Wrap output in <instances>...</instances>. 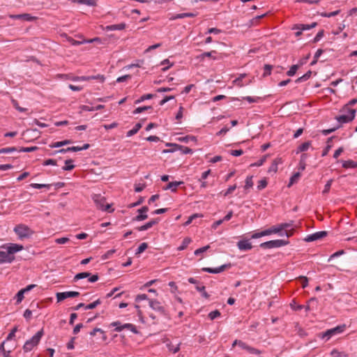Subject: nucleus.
Masks as SVG:
<instances>
[{
  "mask_svg": "<svg viewBox=\"0 0 357 357\" xmlns=\"http://www.w3.org/2000/svg\"><path fill=\"white\" fill-rule=\"evenodd\" d=\"M288 243V241L277 239L262 243L260 244V247L264 249H271L273 248H280L286 245Z\"/></svg>",
  "mask_w": 357,
  "mask_h": 357,
  "instance_id": "obj_4",
  "label": "nucleus"
},
{
  "mask_svg": "<svg viewBox=\"0 0 357 357\" xmlns=\"http://www.w3.org/2000/svg\"><path fill=\"white\" fill-rule=\"evenodd\" d=\"M238 248L240 250H250L252 248V245L248 240H242L237 243Z\"/></svg>",
  "mask_w": 357,
  "mask_h": 357,
  "instance_id": "obj_16",
  "label": "nucleus"
},
{
  "mask_svg": "<svg viewBox=\"0 0 357 357\" xmlns=\"http://www.w3.org/2000/svg\"><path fill=\"white\" fill-rule=\"evenodd\" d=\"M18 151V149L16 147H7V148H3L0 149L1 153H9L12 152H15Z\"/></svg>",
  "mask_w": 357,
  "mask_h": 357,
  "instance_id": "obj_47",
  "label": "nucleus"
},
{
  "mask_svg": "<svg viewBox=\"0 0 357 357\" xmlns=\"http://www.w3.org/2000/svg\"><path fill=\"white\" fill-rule=\"evenodd\" d=\"M266 160V155H264L260 160H259L257 162L250 165V166L251 167H259V166H261L264 163Z\"/></svg>",
  "mask_w": 357,
  "mask_h": 357,
  "instance_id": "obj_56",
  "label": "nucleus"
},
{
  "mask_svg": "<svg viewBox=\"0 0 357 357\" xmlns=\"http://www.w3.org/2000/svg\"><path fill=\"white\" fill-rule=\"evenodd\" d=\"M273 68V66H271L270 64H265L264 66V76L266 77V76L270 75Z\"/></svg>",
  "mask_w": 357,
  "mask_h": 357,
  "instance_id": "obj_46",
  "label": "nucleus"
},
{
  "mask_svg": "<svg viewBox=\"0 0 357 357\" xmlns=\"http://www.w3.org/2000/svg\"><path fill=\"white\" fill-rule=\"evenodd\" d=\"M298 280L301 282L303 288H305L308 284V279L305 276H300Z\"/></svg>",
  "mask_w": 357,
  "mask_h": 357,
  "instance_id": "obj_51",
  "label": "nucleus"
},
{
  "mask_svg": "<svg viewBox=\"0 0 357 357\" xmlns=\"http://www.w3.org/2000/svg\"><path fill=\"white\" fill-rule=\"evenodd\" d=\"M268 185V182L266 178L261 179L258 182L257 189L259 190H263Z\"/></svg>",
  "mask_w": 357,
  "mask_h": 357,
  "instance_id": "obj_49",
  "label": "nucleus"
},
{
  "mask_svg": "<svg viewBox=\"0 0 357 357\" xmlns=\"http://www.w3.org/2000/svg\"><path fill=\"white\" fill-rule=\"evenodd\" d=\"M70 241V239L67 237H62L55 239V243L57 244H64Z\"/></svg>",
  "mask_w": 357,
  "mask_h": 357,
  "instance_id": "obj_61",
  "label": "nucleus"
},
{
  "mask_svg": "<svg viewBox=\"0 0 357 357\" xmlns=\"http://www.w3.org/2000/svg\"><path fill=\"white\" fill-rule=\"evenodd\" d=\"M12 103H13V107H14L17 110H18V111H19V112H25V111L26 110V108L21 107L20 106H19L18 102H17V100H12Z\"/></svg>",
  "mask_w": 357,
  "mask_h": 357,
  "instance_id": "obj_57",
  "label": "nucleus"
},
{
  "mask_svg": "<svg viewBox=\"0 0 357 357\" xmlns=\"http://www.w3.org/2000/svg\"><path fill=\"white\" fill-rule=\"evenodd\" d=\"M332 183H333V179H330L327 181V183H326V185L324 186V189L322 192L323 194H327L330 191Z\"/></svg>",
  "mask_w": 357,
  "mask_h": 357,
  "instance_id": "obj_53",
  "label": "nucleus"
},
{
  "mask_svg": "<svg viewBox=\"0 0 357 357\" xmlns=\"http://www.w3.org/2000/svg\"><path fill=\"white\" fill-rule=\"evenodd\" d=\"M298 65H293L287 71V75L288 76H294L296 74L297 70L298 69Z\"/></svg>",
  "mask_w": 357,
  "mask_h": 357,
  "instance_id": "obj_44",
  "label": "nucleus"
},
{
  "mask_svg": "<svg viewBox=\"0 0 357 357\" xmlns=\"http://www.w3.org/2000/svg\"><path fill=\"white\" fill-rule=\"evenodd\" d=\"M79 295L78 291L58 292L56 294L57 302H61L68 298H75Z\"/></svg>",
  "mask_w": 357,
  "mask_h": 357,
  "instance_id": "obj_8",
  "label": "nucleus"
},
{
  "mask_svg": "<svg viewBox=\"0 0 357 357\" xmlns=\"http://www.w3.org/2000/svg\"><path fill=\"white\" fill-rule=\"evenodd\" d=\"M147 248L148 244L146 243H141L136 251V255H139L142 253L144 251L146 250Z\"/></svg>",
  "mask_w": 357,
  "mask_h": 357,
  "instance_id": "obj_45",
  "label": "nucleus"
},
{
  "mask_svg": "<svg viewBox=\"0 0 357 357\" xmlns=\"http://www.w3.org/2000/svg\"><path fill=\"white\" fill-rule=\"evenodd\" d=\"M231 266V264H224L220 266L218 268H203L202 271L204 272H207L209 273H219L224 271L226 268H229Z\"/></svg>",
  "mask_w": 357,
  "mask_h": 357,
  "instance_id": "obj_12",
  "label": "nucleus"
},
{
  "mask_svg": "<svg viewBox=\"0 0 357 357\" xmlns=\"http://www.w3.org/2000/svg\"><path fill=\"white\" fill-rule=\"evenodd\" d=\"M89 147V144H84L83 146H71V147H68L67 148V151H82V150H86L88 149Z\"/></svg>",
  "mask_w": 357,
  "mask_h": 357,
  "instance_id": "obj_29",
  "label": "nucleus"
},
{
  "mask_svg": "<svg viewBox=\"0 0 357 357\" xmlns=\"http://www.w3.org/2000/svg\"><path fill=\"white\" fill-rule=\"evenodd\" d=\"M310 144H311L310 142H305L303 143L298 147V150H297L296 153H298L300 152H303V151H307L309 149V147L310 146Z\"/></svg>",
  "mask_w": 357,
  "mask_h": 357,
  "instance_id": "obj_31",
  "label": "nucleus"
},
{
  "mask_svg": "<svg viewBox=\"0 0 357 357\" xmlns=\"http://www.w3.org/2000/svg\"><path fill=\"white\" fill-rule=\"evenodd\" d=\"M152 109V107L151 106H143V107H139L137 108H136L133 112L132 113L134 114H139V113H142L144 111H146L148 109Z\"/></svg>",
  "mask_w": 357,
  "mask_h": 357,
  "instance_id": "obj_39",
  "label": "nucleus"
},
{
  "mask_svg": "<svg viewBox=\"0 0 357 357\" xmlns=\"http://www.w3.org/2000/svg\"><path fill=\"white\" fill-rule=\"evenodd\" d=\"M4 344H5V342H3L1 343V344L0 345V351L2 352V354H3V357H8L9 356V354H10V351H6L5 349H4Z\"/></svg>",
  "mask_w": 357,
  "mask_h": 357,
  "instance_id": "obj_60",
  "label": "nucleus"
},
{
  "mask_svg": "<svg viewBox=\"0 0 357 357\" xmlns=\"http://www.w3.org/2000/svg\"><path fill=\"white\" fill-rule=\"evenodd\" d=\"M23 248L24 247L22 245L10 243L8 247L6 252L7 253H9V255H13L14 253L23 250Z\"/></svg>",
  "mask_w": 357,
  "mask_h": 357,
  "instance_id": "obj_17",
  "label": "nucleus"
},
{
  "mask_svg": "<svg viewBox=\"0 0 357 357\" xmlns=\"http://www.w3.org/2000/svg\"><path fill=\"white\" fill-rule=\"evenodd\" d=\"M31 187L35 189H41V188H50V184H39V183H31Z\"/></svg>",
  "mask_w": 357,
  "mask_h": 357,
  "instance_id": "obj_50",
  "label": "nucleus"
},
{
  "mask_svg": "<svg viewBox=\"0 0 357 357\" xmlns=\"http://www.w3.org/2000/svg\"><path fill=\"white\" fill-rule=\"evenodd\" d=\"M178 140L181 142H185V143H188L190 141H192V142H197V138L195 136H192V135H187V136H185V137H178Z\"/></svg>",
  "mask_w": 357,
  "mask_h": 357,
  "instance_id": "obj_28",
  "label": "nucleus"
},
{
  "mask_svg": "<svg viewBox=\"0 0 357 357\" xmlns=\"http://www.w3.org/2000/svg\"><path fill=\"white\" fill-rule=\"evenodd\" d=\"M14 231L20 239L29 238L33 234V231L24 225H17L15 227Z\"/></svg>",
  "mask_w": 357,
  "mask_h": 357,
  "instance_id": "obj_3",
  "label": "nucleus"
},
{
  "mask_svg": "<svg viewBox=\"0 0 357 357\" xmlns=\"http://www.w3.org/2000/svg\"><path fill=\"white\" fill-rule=\"evenodd\" d=\"M252 176H248L245 179V185L244 186L245 190H248L249 188H252L253 181H252Z\"/></svg>",
  "mask_w": 357,
  "mask_h": 357,
  "instance_id": "obj_38",
  "label": "nucleus"
},
{
  "mask_svg": "<svg viewBox=\"0 0 357 357\" xmlns=\"http://www.w3.org/2000/svg\"><path fill=\"white\" fill-rule=\"evenodd\" d=\"M346 328V325H339L335 328H331L327 330L324 334L323 337H327V339H329L331 337H332L334 335L342 333L344 331Z\"/></svg>",
  "mask_w": 357,
  "mask_h": 357,
  "instance_id": "obj_7",
  "label": "nucleus"
},
{
  "mask_svg": "<svg viewBox=\"0 0 357 357\" xmlns=\"http://www.w3.org/2000/svg\"><path fill=\"white\" fill-rule=\"evenodd\" d=\"M111 326H116V328L114 329L115 331L120 332L123 331V329H128L131 331L133 333L137 334L138 333L135 326H134L132 324H125L123 325H121V323L119 321H114L111 324Z\"/></svg>",
  "mask_w": 357,
  "mask_h": 357,
  "instance_id": "obj_6",
  "label": "nucleus"
},
{
  "mask_svg": "<svg viewBox=\"0 0 357 357\" xmlns=\"http://www.w3.org/2000/svg\"><path fill=\"white\" fill-rule=\"evenodd\" d=\"M14 259L15 257L9 255V253H7V252L0 251V264L5 262L11 263Z\"/></svg>",
  "mask_w": 357,
  "mask_h": 357,
  "instance_id": "obj_14",
  "label": "nucleus"
},
{
  "mask_svg": "<svg viewBox=\"0 0 357 357\" xmlns=\"http://www.w3.org/2000/svg\"><path fill=\"white\" fill-rule=\"evenodd\" d=\"M331 356L333 357H349L344 352H340L335 349L331 351Z\"/></svg>",
  "mask_w": 357,
  "mask_h": 357,
  "instance_id": "obj_43",
  "label": "nucleus"
},
{
  "mask_svg": "<svg viewBox=\"0 0 357 357\" xmlns=\"http://www.w3.org/2000/svg\"><path fill=\"white\" fill-rule=\"evenodd\" d=\"M237 186L236 184L231 185L228 188V189L224 192L223 195L227 197V195L231 194L236 189Z\"/></svg>",
  "mask_w": 357,
  "mask_h": 357,
  "instance_id": "obj_54",
  "label": "nucleus"
},
{
  "mask_svg": "<svg viewBox=\"0 0 357 357\" xmlns=\"http://www.w3.org/2000/svg\"><path fill=\"white\" fill-rule=\"evenodd\" d=\"M149 305L153 310L158 312L161 314H166V311L164 306H162L159 301L151 299L149 300Z\"/></svg>",
  "mask_w": 357,
  "mask_h": 357,
  "instance_id": "obj_9",
  "label": "nucleus"
},
{
  "mask_svg": "<svg viewBox=\"0 0 357 357\" xmlns=\"http://www.w3.org/2000/svg\"><path fill=\"white\" fill-rule=\"evenodd\" d=\"M70 143H71L70 140L66 139V140H63L61 142H55L53 144L50 145V147H52V148L60 147V146H64L66 144H69Z\"/></svg>",
  "mask_w": 357,
  "mask_h": 357,
  "instance_id": "obj_36",
  "label": "nucleus"
},
{
  "mask_svg": "<svg viewBox=\"0 0 357 357\" xmlns=\"http://www.w3.org/2000/svg\"><path fill=\"white\" fill-rule=\"evenodd\" d=\"M282 163V159L281 158H276L275 159L271 165L270 166V167L268 168V173H276L277 171H278V166L279 164H281Z\"/></svg>",
  "mask_w": 357,
  "mask_h": 357,
  "instance_id": "obj_21",
  "label": "nucleus"
},
{
  "mask_svg": "<svg viewBox=\"0 0 357 357\" xmlns=\"http://www.w3.org/2000/svg\"><path fill=\"white\" fill-rule=\"evenodd\" d=\"M153 97H154L153 94H151V93L145 94V95L142 96L139 99H137L135 102V104H139V103L144 101L145 100H149V99H151V98H152Z\"/></svg>",
  "mask_w": 357,
  "mask_h": 357,
  "instance_id": "obj_35",
  "label": "nucleus"
},
{
  "mask_svg": "<svg viewBox=\"0 0 357 357\" xmlns=\"http://www.w3.org/2000/svg\"><path fill=\"white\" fill-rule=\"evenodd\" d=\"M196 289L202 293V296H204L206 298H209V294L205 291V287L204 286H199L197 285L196 287Z\"/></svg>",
  "mask_w": 357,
  "mask_h": 357,
  "instance_id": "obj_41",
  "label": "nucleus"
},
{
  "mask_svg": "<svg viewBox=\"0 0 357 357\" xmlns=\"http://www.w3.org/2000/svg\"><path fill=\"white\" fill-rule=\"evenodd\" d=\"M317 25V22H313L311 24H296L293 27V29H298V30H301V31L309 30L310 29L314 28Z\"/></svg>",
  "mask_w": 357,
  "mask_h": 357,
  "instance_id": "obj_20",
  "label": "nucleus"
},
{
  "mask_svg": "<svg viewBox=\"0 0 357 357\" xmlns=\"http://www.w3.org/2000/svg\"><path fill=\"white\" fill-rule=\"evenodd\" d=\"M301 176V174L300 172H296L295 174H294L292 175V176L290 178V181H289V183L288 185V186H291V185H293L294 183H296L297 181L298 180V178H300Z\"/></svg>",
  "mask_w": 357,
  "mask_h": 357,
  "instance_id": "obj_37",
  "label": "nucleus"
},
{
  "mask_svg": "<svg viewBox=\"0 0 357 357\" xmlns=\"http://www.w3.org/2000/svg\"><path fill=\"white\" fill-rule=\"evenodd\" d=\"M311 75H312V71L311 70H308L305 74H304L303 76L298 77L296 80V83H300V82H305L306 80H307L310 77H311Z\"/></svg>",
  "mask_w": 357,
  "mask_h": 357,
  "instance_id": "obj_32",
  "label": "nucleus"
},
{
  "mask_svg": "<svg viewBox=\"0 0 357 357\" xmlns=\"http://www.w3.org/2000/svg\"><path fill=\"white\" fill-rule=\"evenodd\" d=\"M195 16H197V13H183L176 14L172 19L176 20V19H181V18H184V17H194Z\"/></svg>",
  "mask_w": 357,
  "mask_h": 357,
  "instance_id": "obj_24",
  "label": "nucleus"
},
{
  "mask_svg": "<svg viewBox=\"0 0 357 357\" xmlns=\"http://www.w3.org/2000/svg\"><path fill=\"white\" fill-rule=\"evenodd\" d=\"M192 240L189 237H186L183 239L182 244L178 248V250H185L188 245L191 243Z\"/></svg>",
  "mask_w": 357,
  "mask_h": 357,
  "instance_id": "obj_33",
  "label": "nucleus"
},
{
  "mask_svg": "<svg viewBox=\"0 0 357 357\" xmlns=\"http://www.w3.org/2000/svg\"><path fill=\"white\" fill-rule=\"evenodd\" d=\"M266 236V233L265 231V230L264 231H261L260 232H256V233H254L252 236H251V238H260V237H262V236Z\"/></svg>",
  "mask_w": 357,
  "mask_h": 357,
  "instance_id": "obj_58",
  "label": "nucleus"
},
{
  "mask_svg": "<svg viewBox=\"0 0 357 357\" xmlns=\"http://www.w3.org/2000/svg\"><path fill=\"white\" fill-rule=\"evenodd\" d=\"M91 275L89 272H82L76 274L73 278V281L76 282L79 280L86 278Z\"/></svg>",
  "mask_w": 357,
  "mask_h": 357,
  "instance_id": "obj_27",
  "label": "nucleus"
},
{
  "mask_svg": "<svg viewBox=\"0 0 357 357\" xmlns=\"http://www.w3.org/2000/svg\"><path fill=\"white\" fill-rule=\"evenodd\" d=\"M265 231L266 233V236L271 235L272 234H280L282 233V230L280 229V224L278 225H275L271 227L269 229H265Z\"/></svg>",
  "mask_w": 357,
  "mask_h": 357,
  "instance_id": "obj_23",
  "label": "nucleus"
},
{
  "mask_svg": "<svg viewBox=\"0 0 357 357\" xmlns=\"http://www.w3.org/2000/svg\"><path fill=\"white\" fill-rule=\"evenodd\" d=\"M159 220H160L159 218L153 219V220L148 222L145 225L137 227V229L140 231L147 230V229H150L151 227H152L153 225L158 224Z\"/></svg>",
  "mask_w": 357,
  "mask_h": 357,
  "instance_id": "obj_19",
  "label": "nucleus"
},
{
  "mask_svg": "<svg viewBox=\"0 0 357 357\" xmlns=\"http://www.w3.org/2000/svg\"><path fill=\"white\" fill-rule=\"evenodd\" d=\"M169 145L173 146L174 147L173 151L178 150L183 154L192 153V150L187 146H184L178 145V144H171Z\"/></svg>",
  "mask_w": 357,
  "mask_h": 357,
  "instance_id": "obj_18",
  "label": "nucleus"
},
{
  "mask_svg": "<svg viewBox=\"0 0 357 357\" xmlns=\"http://www.w3.org/2000/svg\"><path fill=\"white\" fill-rule=\"evenodd\" d=\"M347 112H348V114H342V115L336 116L335 117L336 120L340 123H349V122L351 121L355 117L356 109H347Z\"/></svg>",
  "mask_w": 357,
  "mask_h": 357,
  "instance_id": "obj_5",
  "label": "nucleus"
},
{
  "mask_svg": "<svg viewBox=\"0 0 357 357\" xmlns=\"http://www.w3.org/2000/svg\"><path fill=\"white\" fill-rule=\"evenodd\" d=\"M342 167L344 168H356L357 167V162H355L351 160H348L345 161H342Z\"/></svg>",
  "mask_w": 357,
  "mask_h": 357,
  "instance_id": "obj_26",
  "label": "nucleus"
},
{
  "mask_svg": "<svg viewBox=\"0 0 357 357\" xmlns=\"http://www.w3.org/2000/svg\"><path fill=\"white\" fill-rule=\"evenodd\" d=\"M293 225V221H291L290 222H284L280 224V229L282 231L283 230H286L287 228L291 227Z\"/></svg>",
  "mask_w": 357,
  "mask_h": 357,
  "instance_id": "obj_63",
  "label": "nucleus"
},
{
  "mask_svg": "<svg viewBox=\"0 0 357 357\" xmlns=\"http://www.w3.org/2000/svg\"><path fill=\"white\" fill-rule=\"evenodd\" d=\"M10 18L14 19V20H23L24 21L31 22L34 21L37 19L36 17L31 16L30 14L28 13H23L20 15H10Z\"/></svg>",
  "mask_w": 357,
  "mask_h": 357,
  "instance_id": "obj_11",
  "label": "nucleus"
},
{
  "mask_svg": "<svg viewBox=\"0 0 357 357\" xmlns=\"http://www.w3.org/2000/svg\"><path fill=\"white\" fill-rule=\"evenodd\" d=\"M101 301L100 299H98L96 301H95L94 302L90 303V304H88L86 305V306H84V309L85 310H92V309H94L96 308L98 305L101 304Z\"/></svg>",
  "mask_w": 357,
  "mask_h": 357,
  "instance_id": "obj_34",
  "label": "nucleus"
},
{
  "mask_svg": "<svg viewBox=\"0 0 357 357\" xmlns=\"http://www.w3.org/2000/svg\"><path fill=\"white\" fill-rule=\"evenodd\" d=\"M92 199L93 200L97 208L109 213L114 211V209H110L112 207L110 204H105L106 199L104 196H102L100 194H96L92 196Z\"/></svg>",
  "mask_w": 357,
  "mask_h": 357,
  "instance_id": "obj_1",
  "label": "nucleus"
},
{
  "mask_svg": "<svg viewBox=\"0 0 357 357\" xmlns=\"http://www.w3.org/2000/svg\"><path fill=\"white\" fill-rule=\"evenodd\" d=\"M327 232L325 231H317L312 234L307 235L305 238V241L307 242H312L317 240H319L325 236H326Z\"/></svg>",
  "mask_w": 357,
  "mask_h": 357,
  "instance_id": "obj_10",
  "label": "nucleus"
},
{
  "mask_svg": "<svg viewBox=\"0 0 357 357\" xmlns=\"http://www.w3.org/2000/svg\"><path fill=\"white\" fill-rule=\"evenodd\" d=\"M142 127V124L141 123H137L135 125L132 129L130 130L128 132H127L126 136L127 137H131L134 135H135Z\"/></svg>",
  "mask_w": 357,
  "mask_h": 357,
  "instance_id": "obj_25",
  "label": "nucleus"
},
{
  "mask_svg": "<svg viewBox=\"0 0 357 357\" xmlns=\"http://www.w3.org/2000/svg\"><path fill=\"white\" fill-rule=\"evenodd\" d=\"M209 248H210V246H209V245H206V246H204V247H202V248H199V249H197V250L195 251L194 254H195V255H201V254L204 253V252H206L208 249H209Z\"/></svg>",
  "mask_w": 357,
  "mask_h": 357,
  "instance_id": "obj_55",
  "label": "nucleus"
},
{
  "mask_svg": "<svg viewBox=\"0 0 357 357\" xmlns=\"http://www.w3.org/2000/svg\"><path fill=\"white\" fill-rule=\"evenodd\" d=\"M183 181H174V182H169L165 187H164V190H171L172 192L176 191V188L181 184H183Z\"/></svg>",
  "mask_w": 357,
  "mask_h": 357,
  "instance_id": "obj_22",
  "label": "nucleus"
},
{
  "mask_svg": "<svg viewBox=\"0 0 357 357\" xmlns=\"http://www.w3.org/2000/svg\"><path fill=\"white\" fill-rule=\"evenodd\" d=\"M73 160L71 159L66 160L65 161L66 165L62 167L64 171H70L75 168V165H73Z\"/></svg>",
  "mask_w": 357,
  "mask_h": 357,
  "instance_id": "obj_30",
  "label": "nucleus"
},
{
  "mask_svg": "<svg viewBox=\"0 0 357 357\" xmlns=\"http://www.w3.org/2000/svg\"><path fill=\"white\" fill-rule=\"evenodd\" d=\"M220 316V312L219 310H214V311H212L209 314H208V317L210 318V319L211 320H213L215 319V318L218 317Z\"/></svg>",
  "mask_w": 357,
  "mask_h": 357,
  "instance_id": "obj_52",
  "label": "nucleus"
},
{
  "mask_svg": "<svg viewBox=\"0 0 357 357\" xmlns=\"http://www.w3.org/2000/svg\"><path fill=\"white\" fill-rule=\"evenodd\" d=\"M103 31H116V30H123L126 27V24L123 22L118 24L108 25L106 26H101Z\"/></svg>",
  "mask_w": 357,
  "mask_h": 357,
  "instance_id": "obj_13",
  "label": "nucleus"
},
{
  "mask_svg": "<svg viewBox=\"0 0 357 357\" xmlns=\"http://www.w3.org/2000/svg\"><path fill=\"white\" fill-rule=\"evenodd\" d=\"M80 3L93 6L96 5V0H80Z\"/></svg>",
  "mask_w": 357,
  "mask_h": 357,
  "instance_id": "obj_59",
  "label": "nucleus"
},
{
  "mask_svg": "<svg viewBox=\"0 0 357 357\" xmlns=\"http://www.w3.org/2000/svg\"><path fill=\"white\" fill-rule=\"evenodd\" d=\"M24 294H25V292L22 289L17 292V294L15 296V298L17 299V301H16L17 304H19L22 301V300L24 299Z\"/></svg>",
  "mask_w": 357,
  "mask_h": 357,
  "instance_id": "obj_40",
  "label": "nucleus"
},
{
  "mask_svg": "<svg viewBox=\"0 0 357 357\" xmlns=\"http://www.w3.org/2000/svg\"><path fill=\"white\" fill-rule=\"evenodd\" d=\"M147 218H148V215L146 214L139 213L138 215H137L136 217H135L133 218V220L142 221V220H146Z\"/></svg>",
  "mask_w": 357,
  "mask_h": 357,
  "instance_id": "obj_64",
  "label": "nucleus"
},
{
  "mask_svg": "<svg viewBox=\"0 0 357 357\" xmlns=\"http://www.w3.org/2000/svg\"><path fill=\"white\" fill-rule=\"evenodd\" d=\"M38 149V146L22 147L18 150L20 152H33Z\"/></svg>",
  "mask_w": 357,
  "mask_h": 357,
  "instance_id": "obj_48",
  "label": "nucleus"
},
{
  "mask_svg": "<svg viewBox=\"0 0 357 357\" xmlns=\"http://www.w3.org/2000/svg\"><path fill=\"white\" fill-rule=\"evenodd\" d=\"M43 334V329H40L30 340H27L23 347L24 351L28 352L32 350L39 343Z\"/></svg>",
  "mask_w": 357,
  "mask_h": 357,
  "instance_id": "obj_2",
  "label": "nucleus"
},
{
  "mask_svg": "<svg viewBox=\"0 0 357 357\" xmlns=\"http://www.w3.org/2000/svg\"><path fill=\"white\" fill-rule=\"evenodd\" d=\"M80 81H91L93 79L99 80L100 82L102 83L105 80V77L102 75H97L93 76H80Z\"/></svg>",
  "mask_w": 357,
  "mask_h": 357,
  "instance_id": "obj_15",
  "label": "nucleus"
},
{
  "mask_svg": "<svg viewBox=\"0 0 357 357\" xmlns=\"http://www.w3.org/2000/svg\"><path fill=\"white\" fill-rule=\"evenodd\" d=\"M340 13V10H337L331 13H321L320 15L325 17H331L337 15Z\"/></svg>",
  "mask_w": 357,
  "mask_h": 357,
  "instance_id": "obj_42",
  "label": "nucleus"
},
{
  "mask_svg": "<svg viewBox=\"0 0 357 357\" xmlns=\"http://www.w3.org/2000/svg\"><path fill=\"white\" fill-rule=\"evenodd\" d=\"M324 30L319 31L316 36L314 38L312 42L314 43H317L324 36Z\"/></svg>",
  "mask_w": 357,
  "mask_h": 357,
  "instance_id": "obj_62",
  "label": "nucleus"
}]
</instances>
